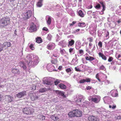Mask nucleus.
<instances>
[{
	"mask_svg": "<svg viewBox=\"0 0 121 121\" xmlns=\"http://www.w3.org/2000/svg\"><path fill=\"white\" fill-rule=\"evenodd\" d=\"M3 49V47L2 44H0V52L2 51Z\"/></svg>",
	"mask_w": 121,
	"mask_h": 121,
	"instance_id": "79ce46f5",
	"label": "nucleus"
},
{
	"mask_svg": "<svg viewBox=\"0 0 121 121\" xmlns=\"http://www.w3.org/2000/svg\"><path fill=\"white\" fill-rule=\"evenodd\" d=\"M116 106H113L112 107V108L113 109L114 108H115Z\"/></svg>",
	"mask_w": 121,
	"mask_h": 121,
	"instance_id": "0e129e2a",
	"label": "nucleus"
},
{
	"mask_svg": "<svg viewBox=\"0 0 121 121\" xmlns=\"http://www.w3.org/2000/svg\"><path fill=\"white\" fill-rule=\"evenodd\" d=\"M20 66L22 67L23 69L25 70L26 69V65L24 62H22L20 64Z\"/></svg>",
	"mask_w": 121,
	"mask_h": 121,
	"instance_id": "a878e982",
	"label": "nucleus"
},
{
	"mask_svg": "<svg viewBox=\"0 0 121 121\" xmlns=\"http://www.w3.org/2000/svg\"><path fill=\"white\" fill-rule=\"evenodd\" d=\"M30 32H32L36 30V27L35 25L33 23H32L30 27Z\"/></svg>",
	"mask_w": 121,
	"mask_h": 121,
	"instance_id": "0eeeda50",
	"label": "nucleus"
},
{
	"mask_svg": "<svg viewBox=\"0 0 121 121\" xmlns=\"http://www.w3.org/2000/svg\"><path fill=\"white\" fill-rule=\"evenodd\" d=\"M36 42L38 43H40L42 42L41 39L40 38H38L36 39Z\"/></svg>",
	"mask_w": 121,
	"mask_h": 121,
	"instance_id": "7c9ffc66",
	"label": "nucleus"
},
{
	"mask_svg": "<svg viewBox=\"0 0 121 121\" xmlns=\"http://www.w3.org/2000/svg\"><path fill=\"white\" fill-rule=\"evenodd\" d=\"M30 96L31 99L32 101H34L37 99L38 98L35 94H31Z\"/></svg>",
	"mask_w": 121,
	"mask_h": 121,
	"instance_id": "1a4fd4ad",
	"label": "nucleus"
},
{
	"mask_svg": "<svg viewBox=\"0 0 121 121\" xmlns=\"http://www.w3.org/2000/svg\"><path fill=\"white\" fill-rule=\"evenodd\" d=\"M82 112L81 111L78 110H75L69 112L68 115L70 117H79L82 116Z\"/></svg>",
	"mask_w": 121,
	"mask_h": 121,
	"instance_id": "f257e3e1",
	"label": "nucleus"
},
{
	"mask_svg": "<svg viewBox=\"0 0 121 121\" xmlns=\"http://www.w3.org/2000/svg\"><path fill=\"white\" fill-rule=\"evenodd\" d=\"M90 80L89 78H87L86 79H82L79 81V82L80 83H83L85 82H90Z\"/></svg>",
	"mask_w": 121,
	"mask_h": 121,
	"instance_id": "4468645a",
	"label": "nucleus"
},
{
	"mask_svg": "<svg viewBox=\"0 0 121 121\" xmlns=\"http://www.w3.org/2000/svg\"><path fill=\"white\" fill-rule=\"evenodd\" d=\"M48 67V66L47 68H48V69H49L48 70H49V71H50V72H51V71H52L53 70L50 69H49V68Z\"/></svg>",
	"mask_w": 121,
	"mask_h": 121,
	"instance_id": "4d7b16f0",
	"label": "nucleus"
},
{
	"mask_svg": "<svg viewBox=\"0 0 121 121\" xmlns=\"http://www.w3.org/2000/svg\"><path fill=\"white\" fill-rule=\"evenodd\" d=\"M111 93H112V96L114 97H116L118 96V94L117 93V91L116 90L112 91H111Z\"/></svg>",
	"mask_w": 121,
	"mask_h": 121,
	"instance_id": "9d476101",
	"label": "nucleus"
},
{
	"mask_svg": "<svg viewBox=\"0 0 121 121\" xmlns=\"http://www.w3.org/2000/svg\"><path fill=\"white\" fill-rule=\"evenodd\" d=\"M89 42H92L93 41V39L92 38H90L89 39Z\"/></svg>",
	"mask_w": 121,
	"mask_h": 121,
	"instance_id": "5fc2aeb1",
	"label": "nucleus"
},
{
	"mask_svg": "<svg viewBox=\"0 0 121 121\" xmlns=\"http://www.w3.org/2000/svg\"><path fill=\"white\" fill-rule=\"evenodd\" d=\"M102 7H103V9H102V11H103L105 10L104 6H102Z\"/></svg>",
	"mask_w": 121,
	"mask_h": 121,
	"instance_id": "13d9d810",
	"label": "nucleus"
},
{
	"mask_svg": "<svg viewBox=\"0 0 121 121\" xmlns=\"http://www.w3.org/2000/svg\"><path fill=\"white\" fill-rule=\"evenodd\" d=\"M89 7H89V8L90 9H91V8H92V6L91 5H90Z\"/></svg>",
	"mask_w": 121,
	"mask_h": 121,
	"instance_id": "69168bd1",
	"label": "nucleus"
},
{
	"mask_svg": "<svg viewBox=\"0 0 121 121\" xmlns=\"http://www.w3.org/2000/svg\"><path fill=\"white\" fill-rule=\"evenodd\" d=\"M52 37V36L50 34H49L48 35L47 38L49 40H51Z\"/></svg>",
	"mask_w": 121,
	"mask_h": 121,
	"instance_id": "e433bc0d",
	"label": "nucleus"
},
{
	"mask_svg": "<svg viewBox=\"0 0 121 121\" xmlns=\"http://www.w3.org/2000/svg\"><path fill=\"white\" fill-rule=\"evenodd\" d=\"M37 118L41 121L44 120L45 119V117L43 115L39 114Z\"/></svg>",
	"mask_w": 121,
	"mask_h": 121,
	"instance_id": "2eb2a0df",
	"label": "nucleus"
},
{
	"mask_svg": "<svg viewBox=\"0 0 121 121\" xmlns=\"http://www.w3.org/2000/svg\"><path fill=\"white\" fill-rule=\"evenodd\" d=\"M85 23L84 22L79 23L78 24V25L79 26L81 27H83L85 26Z\"/></svg>",
	"mask_w": 121,
	"mask_h": 121,
	"instance_id": "cd10ccee",
	"label": "nucleus"
},
{
	"mask_svg": "<svg viewBox=\"0 0 121 121\" xmlns=\"http://www.w3.org/2000/svg\"><path fill=\"white\" fill-rule=\"evenodd\" d=\"M85 58L86 60L90 61H91L94 59V58L93 57L90 56H86Z\"/></svg>",
	"mask_w": 121,
	"mask_h": 121,
	"instance_id": "a211bd4d",
	"label": "nucleus"
},
{
	"mask_svg": "<svg viewBox=\"0 0 121 121\" xmlns=\"http://www.w3.org/2000/svg\"><path fill=\"white\" fill-rule=\"evenodd\" d=\"M66 71L67 73H69L71 72V70L70 68H67L66 69Z\"/></svg>",
	"mask_w": 121,
	"mask_h": 121,
	"instance_id": "58836bf2",
	"label": "nucleus"
},
{
	"mask_svg": "<svg viewBox=\"0 0 121 121\" xmlns=\"http://www.w3.org/2000/svg\"><path fill=\"white\" fill-rule=\"evenodd\" d=\"M78 14L79 16L81 17H83L84 16V15L82 11L81 10H80L78 12Z\"/></svg>",
	"mask_w": 121,
	"mask_h": 121,
	"instance_id": "c85d7f7f",
	"label": "nucleus"
},
{
	"mask_svg": "<svg viewBox=\"0 0 121 121\" xmlns=\"http://www.w3.org/2000/svg\"><path fill=\"white\" fill-rule=\"evenodd\" d=\"M98 45L100 47H101L102 46V42H99L98 43Z\"/></svg>",
	"mask_w": 121,
	"mask_h": 121,
	"instance_id": "37998d69",
	"label": "nucleus"
},
{
	"mask_svg": "<svg viewBox=\"0 0 121 121\" xmlns=\"http://www.w3.org/2000/svg\"><path fill=\"white\" fill-rule=\"evenodd\" d=\"M73 49L72 48H70L69 49V51L70 53H71L72 52V51H73Z\"/></svg>",
	"mask_w": 121,
	"mask_h": 121,
	"instance_id": "603ef678",
	"label": "nucleus"
},
{
	"mask_svg": "<svg viewBox=\"0 0 121 121\" xmlns=\"http://www.w3.org/2000/svg\"><path fill=\"white\" fill-rule=\"evenodd\" d=\"M100 7V5L99 4H97L95 7L96 8H99Z\"/></svg>",
	"mask_w": 121,
	"mask_h": 121,
	"instance_id": "8fccbe9b",
	"label": "nucleus"
},
{
	"mask_svg": "<svg viewBox=\"0 0 121 121\" xmlns=\"http://www.w3.org/2000/svg\"><path fill=\"white\" fill-rule=\"evenodd\" d=\"M89 46L91 47V46H92V44L90 42V43H89Z\"/></svg>",
	"mask_w": 121,
	"mask_h": 121,
	"instance_id": "052dcab7",
	"label": "nucleus"
},
{
	"mask_svg": "<svg viewBox=\"0 0 121 121\" xmlns=\"http://www.w3.org/2000/svg\"><path fill=\"white\" fill-rule=\"evenodd\" d=\"M33 45L32 44H31L30 46V48L32 50H33L34 49V48L33 47Z\"/></svg>",
	"mask_w": 121,
	"mask_h": 121,
	"instance_id": "49530a36",
	"label": "nucleus"
},
{
	"mask_svg": "<svg viewBox=\"0 0 121 121\" xmlns=\"http://www.w3.org/2000/svg\"><path fill=\"white\" fill-rule=\"evenodd\" d=\"M43 83L48 85H50L52 84V83L48 79H46L44 81Z\"/></svg>",
	"mask_w": 121,
	"mask_h": 121,
	"instance_id": "f3484780",
	"label": "nucleus"
},
{
	"mask_svg": "<svg viewBox=\"0 0 121 121\" xmlns=\"http://www.w3.org/2000/svg\"><path fill=\"white\" fill-rule=\"evenodd\" d=\"M56 93L57 94H59L60 95H61L64 97H65V96L64 95V92L63 91H61L59 90H57L56 91Z\"/></svg>",
	"mask_w": 121,
	"mask_h": 121,
	"instance_id": "ddd939ff",
	"label": "nucleus"
},
{
	"mask_svg": "<svg viewBox=\"0 0 121 121\" xmlns=\"http://www.w3.org/2000/svg\"><path fill=\"white\" fill-rule=\"evenodd\" d=\"M57 62V61L56 59H55L54 60H52L51 63L53 64H56Z\"/></svg>",
	"mask_w": 121,
	"mask_h": 121,
	"instance_id": "4c0bfd02",
	"label": "nucleus"
},
{
	"mask_svg": "<svg viewBox=\"0 0 121 121\" xmlns=\"http://www.w3.org/2000/svg\"><path fill=\"white\" fill-rule=\"evenodd\" d=\"M100 99V96L98 95L96 96L95 97H91L89 98V100L90 101H92L96 103H98Z\"/></svg>",
	"mask_w": 121,
	"mask_h": 121,
	"instance_id": "7ed1b4c3",
	"label": "nucleus"
},
{
	"mask_svg": "<svg viewBox=\"0 0 121 121\" xmlns=\"http://www.w3.org/2000/svg\"><path fill=\"white\" fill-rule=\"evenodd\" d=\"M116 56L117 58L119 59L121 57V56L120 54H116Z\"/></svg>",
	"mask_w": 121,
	"mask_h": 121,
	"instance_id": "09e8293b",
	"label": "nucleus"
},
{
	"mask_svg": "<svg viewBox=\"0 0 121 121\" xmlns=\"http://www.w3.org/2000/svg\"><path fill=\"white\" fill-rule=\"evenodd\" d=\"M74 43V41L73 40H71V41L69 42V43L68 45V46H71L73 45Z\"/></svg>",
	"mask_w": 121,
	"mask_h": 121,
	"instance_id": "c756f323",
	"label": "nucleus"
},
{
	"mask_svg": "<svg viewBox=\"0 0 121 121\" xmlns=\"http://www.w3.org/2000/svg\"><path fill=\"white\" fill-rule=\"evenodd\" d=\"M29 59V60H28L27 61H28V60H29V63H30V61H31V60L30 59Z\"/></svg>",
	"mask_w": 121,
	"mask_h": 121,
	"instance_id": "338daca9",
	"label": "nucleus"
},
{
	"mask_svg": "<svg viewBox=\"0 0 121 121\" xmlns=\"http://www.w3.org/2000/svg\"><path fill=\"white\" fill-rule=\"evenodd\" d=\"M96 78H97L98 80L100 82V80L99 79V74L98 73H97V74L96 75Z\"/></svg>",
	"mask_w": 121,
	"mask_h": 121,
	"instance_id": "c03bdc74",
	"label": "nucleus"
},
{
	"mask_svg": "<svg viewBox=\"0 0 121 121\" xmlns=\"http://www.w3.org/2000/svg\"><path fill=\"white\" fill-rule=\"evenodd\" d=\"M83 98L82 95H80L77 97V101L78 102H81L82 101V99Z\"/></svg>",
	"mask_w": 121,
	"mask_h": 121,
	"instance_id": "6ab92c4d",
	"label": "nucleus"
},
{
	"mask_svg": "<svg viewBox=\"0 0 121 121\" xmlns=\"http://www.w3.org/2000/svg\"><path fill=\"white\" fill-rule=\"evenodd\" d=\"M91 88V87L90 86H87L86 87V89L87 90H88L90 89Z\"/></svg>",
	"mask_w": 121,
	"mask_h": 121,
	"instance_id": "6e6d98bb",
	"label": "nucleus"
},
{
	"mask_svg": "<svg viewBox=\"0 0 121 121\" xmlns=\"http://www.w3.org/2000/svg\"><path fill=\"white\" fill-rule=\"evenodd\" d=\"M48 49H52V48L50 47H48Z\"/></svg>",
	"mask_w": 121,
	"mask_h": 121,
	"instance_id": "774afa93",
	"label": "nucleus"
},
{
	"mask_svg": "<svg viewBox=\"0 0 121 121\" xmlns=\"http://www.w3.org/2000/svg\"><path fill=\"white\" fill-rule=\"evenodd\" d=\"M36 86L35 85H32L31 86V90H35L36 89Z\"/></svg>",
	"mask_w": 121,
	"mask_h": 121,
	"instance_id": "f704fd0d",
	"label": "nucleus"
},
{
	"mask_svg": "<svg viewBox=\"0 0 121 121\" xmlns=\"http://www.w3.org/2000/svg\"><path fill=\"white\" fill-rule=\"evenodd\" d=\"M99 55L100 57H102L103 59L105 60H106V57L101 53L100 52L99 53Z\"/></svg>",
	"mask_w": 121,
	"mask_h": 121,
	"instance_id": "b1692460",
	"label": "nucleus"
},
{
	"mask_svg": "<svg viewBox=\"0 0 121 121\" xmlns=\"http://www.w3.org/2000/svg\"><path fill=\"white\" fill-rule=\"evenodd\" d=\"M46 91V89L45 88H41L40 89L39 92L41 93H43L45 92Z\"/></svg>",
	"mask_w": 121,
	"mask_h": 121,
	"instance_id": "72a5a7b5",
	"label": "nucleus"
},
{
	"mask_svg": "<svg viewBox=\"0 0 121 121\" xmlns=\"http://www.w3.org/2000/svg\"><path fill=\"white\" fill-rule=\"evenodd\" d=\"M75 70L77 71H81V70L79 68H78L76 67L75 68Z\"/></svg>",
	"mask_w": 121,
	"mask_h": 121,
	"instance_id": "a19ab883",
	"label": "nucleus"
},
{
	"mask_svg": "<svg viewBox=\"0 0 121 121\" xmlns=\"http://www.w3.org/2000/svg\"><path fill=\"white\" fill-rule=\"evenodd\" d=\"M12 73H14L19 74V71L18 69H13L12 70Z\"/></svg>",
	"mask_w": 121,
	"mask_h": 121,
	"instance_id": "4be33fe9",
	"label": "nucleus"
},
{
	"mask_svg": "<svg viewBox=\"0 0 121 121\" xmlns=\"http://www.w3.org/2000/svg\"><path fill=\"white\" fill-rule=\"evenodd\" d=\"M113 58L111 57H109L108 59V61L109 62H110L113 60Z\"/></svg>",
	"mask_w": 121,
	"mask_h": 121,
	"instance_id": "ea45409f",
	"label": "nucleus"
},
{
	"mask_svg": "<svg viewBox=\"0 0 121 121\" xmlns=\"http://www.w3.org/2000/svg\"><path fill=\"white\" fill-rule=\"evenodd\" d=\"M28 108H23V112L24 113H25L27 114H28L29 113L28 111Z\"/></svg>",
	"mask_w": 121,
	"mask_h": 121,
	"instance_id": "bb28decb",
	"label": "nucleus"
},
{
	"mask_svg": "<svg viewBox=\"0 0 121 121\" xmlns=\"http://www.w3.org/2000/svg\"><path fill=\"white\" fill-rule=\"evenodd\" d=\"M13 98L10 96L6 95L5 96V99L6 102H10L13 100Z\"/></svg>",
	"mask_w": 121,
	"mask_h": 121,
	"instance_id": "9b49d317",
	"label": "nucleus"
},
{
	"mask_svg": "<svg viewBox=\"0 0 121 121\" xmlns=\"http://www.w3.org/2000/svg\"><path fill=\"white\" fill-rule=\"evenodd\" d=\"M28 113L27 115H30L32 114L34 112V110L31 108H28Z\"/></svg>",
	"mask_w": 121,
	"mask_h": 121,
	"instance_id": "dca6fc26",
	"label": "nucleus"
},
{
	"mask_svg": "<svg viewBox=\"0 0 121 121\" xmlns=\"http://www.w3.org/2000/svg\"><path fill=\"white\" fill-rule=\"evenodd\" d=\"M88 105V102L85 101L82 104V106L83 107H87Z\"/></svg>",
	"mask_w": 121,
	"mask_h": 121,
	"instance_id": "412c9836",
	"label": "nucleus"
},
{
	"mask_svg": "<svg viewBox=\"0 0 121 121\" xmlns=\"http://www.w3.org/2000/svg\"><path fill=\"white\" fill-rule=\"evenodd\" d=\"M100 3L102 5V6H104V5L103 4V3L102 2H100Z\"/></svg>",
	"mask_w": 121,
	"mask_h": 121,
	"instance_id": "e2e57ef3",
	"label": "nucleus"
},
{
	"mask_svg": "<svg viewBox=\"0 0 121 121\" xmlns=\"http://www.w3.org/2000/svg\"><path fill=\"white\" fill-rule=\"evenodd\" d=\"M62 66H60L58 68V69H59L60 70L62 68Z\"/></svg>",
	"mask_w": 121,
	"mask_h": 121,
	"instance_id": "bf43d9fd",
	"label": "nucleus"
},
{
	"mask_svg": "<svg viewBox=\"0 0 121 121\" xmlns=\"http://www.w3.org/2000/svg\"><path fill=\"white\" fill-rule=\"evenodd\" d=\"M39 59L38 57L37 56H35L34 58L33 61L31 62V65L33 66L37 64L39 61Z\"/></svg>",
	"mask_w": 121,
	"mask_h": 121,
	"instance_id": "39448f33",
	"label": "nucleus"
},
{
	"mask_svg": "<svg viewBox=\"0 0 121 121\" xmlns=\"http://www.w3.org/2000/svg\"><path fill=\"white\" fill-rule=\"evenodd\" d=\"M108 98V97H105L103 98V100L105 103H106V102L105 101L106 100H107Z\"/></svg>",
	"mask_w": 121,
	"mask_h": 121,
	"instance_id": "c9c22d12",
	"label": "nucleus"
},
{
	"mask_svg": "<svg viewBox=\"0 0 121 121\" xmlns=\"http://www.w3.org/2000/svg\"><path fill=\"white\" fill-rule=\"evenodd\" d=\"M32 15V12L31 10H28L24 13L22 16L24 19H26L29 18Z\"/></svg>",
	"mask_w": 121,
	"mask_h": 121,
	"instance_id": "20e7f679",
	"label": "nucleus"
},
{
	"mask_svg": "<svg viewBox=\"0 0 121 121\" xmlns=\"http://www.w3.org/2000/svg\"><path fill=\"white\" fill-rule=\"evenodd\" d=\"M51 118L52 120L54 121L58 120L59 119V118L57 116H55L53 115H52L51 116Z\"/></svg>",
	"mask_w": 121,
	"mask_h": 121,
	"instance_id": "aec40b11",
	"label": "nucleus"
},
{
	"mask_svg": "<svg viewBox=\"0 0 121 121\" xmlns=\"http://www.w3.org/2000/svg\"><path fill=\"white\" fill-rule=\"evenodd\" d=\"M88 120L89 121H99L98 118L93 116H89Z\"/></svg>",
	"mask_w": 121,
	"mask_h": 121,
	"instance_id": "6e6552de",
	"label": "nucleus"
},
{
	"mask_svg": "<svg viewBox=\"0 0 121 121\" xmlns=\"http://www.w3.org/2000/svg\"><path fill=\"white\" fill-rule=\"evenodd\" d=\"M51 22V19L50 17H48V19L47 21L48 24V25H50Z\"/></svg>",
	"mask_w": 121,
	"mask_h": 121,
	"instance_id": "2f4dec72",
	"label": "nucleus"
},
{
	"mask_svg": "<svg viewBox=\"0 0 121 121\" xmlns=\"http://www.w3.org/2000/svg\"><path fill=\"white\" fill-rule=\"evenodd\" d=\"M59 86L61 89H66V86L64 84H61L59 85Z\"/></svg>",
	"mask_w": 121,
	"mask_h": 121,
	"instance_id": "393cba45",
	"label": "nucleus"
},
{
	"mask_svg": "<svg viewBox=\"0 0 121 121\" xmlns=\"http://www.w3.org/2000/svg\"><path fill=\"white\" fill-rule=\"evenodd\" d=\"M43 0H39V2H38L37 4V6L39 7H41L42 5V3Z\"/></svg>",
	"mask_w": 121,
	"mask_h": 121,
	"instance_id": "5701e85b",
	"label": "nucleus"
},
{
	"mask_svg": "<svg viewBox=\"0 0 121 121\" xmlns=\"http://www.w3.org/2000/svg\"><path fill=\"white\" fill-rule=\"evenodd\" d=\"M26 93V91H23L17 94L16 96L18 98H20L25 96Z\"/></svg>",
	"mask_w": 121,
	"mask_h": 121,
	"instance_id": "423d86ee",
	"label": "nucleus"
},
{
	"mask_svg": "<svg viewBox=\"0 0 121 121\" xmlns=\"http://www.w3.org/2000/svg\"><path fill=\"white\" fill-rule=\"evenodd\" d=\"M76 23V22L75 21L73 22L72 23L69 24L70 26H73Z\"/></svg>",
	"mask_w": 121,
	"mask_h": 121,
	"instance_id": "a18cd8bd",
	"label": "nucleus"
},
{
	"mask_svg": "<svg viewBox=\"0 0 121 121\" xmlns=\"http://www.w3.org/2000/svg\"><path fill=\"white\" fill-rule=\"evenodd\" d=\"M2 45L3 48L9 47L11 46V43L9 42H5L3 43Z\"/></svg>",
	"mask_w": 121,
	"mask_h": 121,
	"instance_id": "f8f14e48",
	"label": "nucleus"
},
{
	"mask_svg": "<svg viewBox=\"0 0 121 121\" xmlns=\"http://www.w3.org/2000/svg\"><path fill=\"white\" fill-rule=\"evenodd\" d=\"M80 29H77L76 30V32H78L79 30H80Z\"/></svg>",
	"mask_w": 121,
	"mask_h": 121,
	"instance_id": "680f3d73",
	"label": "nucleus"
},
{
	"mask_svg": "<svg viewBox=\"0 0 121 121\" xmlns=\"http://www.w3.org/2000/svg\"><path fill=\"white\" fill-rule=\"evenodd\" d=\"M79 53L81 54H83V51L82 50H79Z\"/></svg>",
	"mask_w": 121,
	"mask_h": 121,
	"instance_id": "3c124183",
	"label": "nucleus"
},
{
	"mask_svg": "<svg viewBox=\"0 0 121 121\" xmlns=\"http://www.w3.org/2000/svg\"><path fill=\"white\" fill-rule=\"evenodd\" d=\"M60 80L58 79H56L54 81L55 84V85H57L60 82Z\"/></svg>",
	"mask_w": 121,
	"mask_h": 121,
	"instance_id": "473e14b6",
	"label": "nucleus"
},
{
	"mask_svg": "<svg viewBox=\"0 0 121 121\" xmlns=\"http://www.w3.org/2000/svg\"><path fill=\"white\" fill-rule=\"evenodd\" d=\"M43 30H45L46 31H47L48 30V28L46 27H44L43 28Z\"/></svg>",
	"mask_w": 121,
	"mask_h": 121,
	"instance_id": "864d4df0",
	"label": "nucleus"
},
{
	"mask_svg": "<svg viewBox=\"0 0 121 121\" xmlns=\"http://www.w3.org/2000/svg\"><path fill=\"white\" fill-rule=\"evenodd\" d=\"M99 69H100L104 70V66L102 65L100 67Z\"/></svg>",
	"mask_w": 121,
	"mask_h": 121,
	"instance_id": "de8ad7c7",
	"label": "nucleus"
},
{
	"mask_svg": "<svg viewBox=\"0 0 121 121\" xmlns=\"http://www.w3.org/2000/svg\"><path fill=\"white\" fill-rule=\"evenodd\" d=\"M9 19L8 18H4L0 20V26L4 27L9 22Z\"/></svg>",
	"mask_w": 121,
	"mask_h": 121,
	"instance_id": "f03ea898",
	"label": "nucleus"
}]
</instances>
